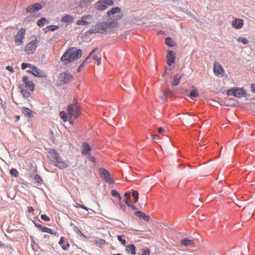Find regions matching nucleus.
I'll return each mask as SVG.
<instances>
[{"instance_id":"1","label":"nucleus","mask_w":255,"mask_h":255,"mask_svg":"<svg viewBox=\"0 0 255 255\" xmlns=\"http://www.w3.org/2000/svg\"><path fill=\"white\" fill-rule=\"evenodd\" d=\"M47 151V157L49 160L50 164L60 169H64L68 167V163L62 159L60 154L56 149L48 148Z\"/></svg>"},{"instance_id":"2","label":"nucleus","mask_w":255,"mask_h":255,"mask_svg":"<svg viewBox=\"0 0 255 255\" xmlns=\"http://www.w3.org/2000/svg\"><path fill=\"white\" fill-rule=\"evenodd\" d=\"M82 50L76 47H71L67 49L64 54L61 57V62L65 65H67L71 62L77 60L81 57Z\"/></svg>"},{"instance_id":"3","label":"nucleus","mask_w":255,"mask_h":255,"mask_svg":"<svg viewBox=\"0 0 255 255\" xmlns=\"http://www.w3.org/2000/svg\"><path fill=\"white\" fill-rule=\"evenodd\" d=\"M117 25L118 22L116 21L103 22L92 27L89 29V32L90 33H100L108 34L114 30Z\"/></svg>"},{"instance_id":"4","label":"nucleus","mask_w":255,"mask_h":255,"mask_svg":"<svg viewBox=\"0 0 255 255\" xmlns=\"http://www.w3.org/2000/svg\"><path fill=\"white\" fill-rule=\"evenodd\" d=\"M34 83L27 76L23 77L21 83L19 84L21 93L25 98H28L30 96L31 93L34 90Z\"/></svg>"},{"instance_id":"5","label":"nucleus","mask_w":255,"mask_h":255,"mask_svg":"<svg viewBox=\"0 0 255 255\" xmlns=\"http://www.w3.org/2000/svg\"><path fill=\"white\" fill-rule=\"evenodd\" d=\"M67 112L71 117H73L76 119L81 114V109L80 106L75 102V103L68 106Z\"/></svg>"},{"instance_id":"6","label":"nucleus","mask_w":255,"mask_h":255,"mask_svg":"<svg viewBox=\"0 0 255 255\" xmlns=\"http://www.w3.org/2000/svg\"><path fill=\"white\" fill-rule=\"evenodd\" d=\"M26 29L24 28H20L17 32L14 37V42L16 46H21L23 44Z\"/></svg>"},{"instance_id":"7","label":"nucleus","mask_w":255,"mask_h":255,"mask_svg":"<svg viewBox=\"0 0 255 255\" xmlns=\"http://www.w3.org/2000/svg\"><path fill=\"white\" fill-rule=\"evenodd\" d=\"M114 1L113 0H99L95 3L94 6L95 9L99 10H104L108 8V6L113 5Z\"/></svg>"},{"instance_id":"8","label":"nucleus","mask_w":255,"mask_h":255,"mask_svg":"<svg viewBox=\"0 0 255 255\" xmlns=\"http://www.w3.org/2000/svg\"><path fill=\"white\" fill-rule=\"evenodd\" d=\"M38 41L35 39V40L29 42L26 44L24 48V50L27 54H33L37 47Z\"/></svg>"},{"instance_id":"9","label":"nucleus","mask_w":255,"mask_h":255,"mask_svg":"<svg viewBox=\"0 0 255 255\" xmlns=\"http://www.w3.org/2000/svg\"><path fill=\"white\" fill-rule=\"evenodd\" d=\"M227 94L228 96H234L237 98L243 97L246 94L244 88L230 89Z\"/></svg>"},{"instance_id":"10","label":"nucleus","mask_w":255,"mask_h":255,"mask_svg":"<svg viewBox=\"0 0 255 255\" xmlns=\"http://www.w3.org/2000/svg\"><path fill=\"white\" fill-rule=\"evenodd\" d=\"M99 172L101 177L104 178L107 182L110 184L114 183V179L107 170L103 168H100L99 169Z\"/></svg>"},{"instance_id":"11","label":"nucleus","mask_w":255,"mask_h":255,"mask_svg":"<svg viewBox=\"0 0 255 255\" xmlns=\"http://www.w3.org/2000/svg\"><path fill=\"white\" fill-rule=\"evenodd\" d=\"M213 71L215 75L219 77H223L225 74V71L221 65L217 61L213 64Z\"/></svg>"},{"instance_id":"12","label":"nucleus","mask_w":255,"mask_h":255,"mask_svg":"<svg viewBox=\"0 0 255 255\" xmlns=\"http://www.w3.org/2000/svg\"><path fill=\"white\" fill-rule=\"evenodd\" d=\"M73 78V75L69 72H63L60 74L59 79L63 84L70 82Z\"/></svg>"},{"instance_id":"13","label":"nucleus","mask_w":255,"mask_h":255,"mask_svg":"<svg viewBox=\"0 0 255 255\" xmlns=\"http://www.w3.org/2000/svg\"><path fill=\"white\" fill-rule=\"evenodd\" d=\"M27 71L37 77H46V75L44 72L36 66L32 67V69L28 70Z\"/></svg>"},{"instance_id":"14","label":"nucleus","mask_w":255,"mask_h":255,"mask_svg":"<svg viewBox=\"0 0 255 255\" xmlns=\"http://www.w3.org/2000/svg\"><path fill=\"white\" fill-rule=\"evenodd\" d=\"M166 62L169 66H171L175 62V54L172 50H168L166 56Z\"/></svg>"},{"instance_id":"15","label":"nucleus","mask_w":255,"mask_h":255,"mask_svg":"<svg viewBox=\"0 0 255 255\" xmlns=\"http://www.w3.org/2000/svg\"><path fill=\"white\" fill-rule=\"evenodd\" d=\"M92 17L93 16L91 14L83 16L82 17L81 20H79L76 21V24L78 25H88L91 23L89 20H91Z\"/></svg>"},{"instance_id":"16","label":"nucleus","mask_w":255,"mask_h":255,"mask_svg":"<svg viewBox=\"0 0 255 255\" xmlns=\"http://www.w3.org/2000/svg\"><path fill=\"white\" fill-rule=\"evenodd\" d=\"M244 25V20L242 19L236 18L232 22V25L236 29H241Z\"/></svg>"},{"instance_id":"17","label":"nucleus","mask_w":255,"mask_h":255,"mask_svg":"<svg viewBox=\"0 0 255 255\" xmlns=\"http://www.w3.org/2000/svg\"><path fill=\"white\" fill-rule=\"evenodd\" d=\"M181 245L185 247H194L195 246L194 240L186 238L180 242Z\"/></svg>"},{"instance_id":"18","label":"nucleus","mask_w":255,"mask_h":255,"mask_svg":"<svg viewBox=\"0 0 255 255\" xmlns=\"http://www.w3.org/2000/svg\"><path fill=\"white\" fill-rule=\"evenodd\" d=\"M41 8V6L40 5V4L35 3L34 4L30 5L28 6L26 8V11L28 12L33 13L36 10L40 9Z\"/></svg>"},{"instance_id":"19","label":"nucleus","mask_w":255,"mask_h":255,"mask_svg":"<svg viewBox=\"0 0 255 255\" xmlns=\"http://www.w3.org/2000/svg\"><path fill=\"white\" fill-rule=\"evenodd\" d=\"M91 148L90 145L87 142H84L82 144V152L85 155H88L89 154H91L90 151Z\"/></svg>"},{"instance_id":"20","label":"nucleus","mask_w":255,"mask_h":255,"mask_svg":"<svg viewBox=\"0 0 255 255\" xmlns=\"http://www.w3.org/2000/svg\"><path fill=\"white\" fill-rule=\"evenodd\" d=\"M135 215L140 219H142L145 221H148L149 220V216L146 215L145 213L141 211L135 212Z\"/></svg>"},{"instance_id":"21","label":"nucleus","mask_w":255,"mask_h":255,"mask_svg":"<svg viewBox=\"0 0 255 255\" xmlns=\"http://www.w3.org/2000/svg\"><path fill=\"white\" fill-rule=\"evenodd\" d=\"M121 11V9L119 7H116L112 8L110 10L107 12V14L109 17H111L112 15L116 13H119Z\"/></svg>"},{"instance_id":"22","label":"nucleus","mask_w":255,"mask_h":255,"mask_svg":"<svg viewBox=\"0 0 255 255\" xmlns=\"http://www.w3.org/2000/svg\"><path fill=\"white\" fill-rule=\"evenodd\" d=\"M61 21L62 22L65 23L73 22L74 21V17L71 15L66 14L61 18Z\"/></svg>"},{"instance_id":"23","label":"nucleus","mask_w":255,"mask_h":255,"mask_svg":"<svg viewBox=\"0 0 255 255\" xmlns=\"http://www.w3.org/2000/svg\"><path fill=\"white\" fill-rule=\"evenodd\" d=\"M126 252L128 254H130L132 255L135 254V247L133 245H129L126 246Z\"/></svg>"},{"instance_id":"24","label":"nucleus","mask_w":255,"mask_h":255,"mask_svg":"<svg viewBox=\"0 0 255 255\" xmlns=\"http://www.w3.org/2000/svg\"><path fill=\"white\" fill-rule=\"evenodd\" d=\"M97 50V48L94 49L90 53V55L87 57V58L85 59V60L81 64V65L79 67L77 72H80L81 70L82 67H84L85 65V64L86 63L87 61L90 58V57L94 53V52Z\"/></svg>"},{"instance_id":"25","label":"nucleus","mask_w":255,"mask_h":255,"mask_svg":"<svg viewBox=\"0 0 255 255\" xmlns=\"http://www.w3.org/2000/svg\"><path fill=\"white\" fill-rule=\"evenodd\" d=\"M182 76L181 75H176L173 78V81H172V84L173 86H177L178 85L179 83L180 79H181Z\"/></svg>"},{"instance_id":"26","label":"nucleus","mask_w":255,"mask_h":255,"mask_svg":"<svg viewBox=\"0 0 255 255\" xmlns=\"http://www.w3.org/2000/svg\"><path fill=\"white\" fill-rule=\"evenodd\" d=\"M22 113L27 118H30L32 116V112L27 108H23L22 111Z\"/></svg>"},{"instance_id":"27","label":"nucleus","mask_w":255,"mask_h":255,"mask_svg":"<svg viewBox=\"0 0 255 255\" xmlns=\"http://www.w3.org/2000/svg\"><path fill=\"white\" fill-rule=\"evenodd\" d=\"M94 0H80L79 6L84 7L89 5Z\"/></svg>"},{"instance_id":"28","label":"nucleus","mask_w":255,"mask_h":255,"mask_svg":"<svg viewBox=\"0 0 255 255\" xmlns=\"http://www.w3.org/2000/svg\"><path fill=\"white\" fill-rule=\"evenodd\" d=\"M48 22V20H47L45 17H42L40 20L38 21L37 25L40 27H42L45 23H47Z\"/></svg>"},{"instance_id":"29","label":"nucleus","mask_w":255,"mask_h":255,"mask_svg":"<svg viewBox=\"0 0 255 255\" xmlns=\"http://www.w3.org/2000/svg\"><path fill=\"white\" fill-rule=\"evenodd\" d=\"M40 230L43 232L48 233L54 235L56 234V232H53L50 228H48L46 227H44L43 226H42Z\"/></svg>"},{"instance_id":"30","label":"nucleus","mask_w":255,"mask_h":255,"mask_svg":"<svg viewBox=\"0 0 255 255\" xmlns=\"http://www.w3.org/2000/svg\"><path fill=\"white\" fill-rule=\"evenodd\" d=\"M165 44L169 47H173L175 45V42L170 37L167 38L165 39Z\"/></svg>"},{"instance_id":"31","label":"nucleus","mask_w":255,"mask_h":255,"mask_svg":"<svg viewBox=\"0 0 255 255\" xmlns=\"http://www.w3.org/2000/svg\"><path fill=\"white\" fill-rule=\"evenodd\" d=\"M58 28V26L50 25H48L46 27V30L47 31H54L55 30L57 29Z\"/></svg>"},{"instance_id":"32","label":"nucleus","mask_w":255,"mask_h":255,"mask_svg":"<svg viewBox=\"0 0 255 255\" xmlns=\"http://www.w3.org/2000/svg\"><path fill=\"white\" fill-rule=\"evenodd\" d=\"M111 194L113 196L118 197L119 200H121L122 197L119 193L116 190H112Z\"/></svg>"},{"instance_id":"33","label":"nucleus","mask_w":255,"mask_h":255,"mask_svg":"<svg viewBox=\"0 0 255 255\" xmlns=\"http://www.w3.org/2000/svg\"><path fill=\"white\" fill-rule=\"evenodd\" d=\"M132 196L133 197L134 202H136L138 199V193L137 191L134 190L132 192Z\"/></svg>"},{"instance_id":"34","label":"nucleus","mask_w":255,"mask_h":255,"mask_svg":"<svg viewBox=\"0 0 255 255\" xmlns=\"http://www.w3.org/2000/svg\"><path fill=\"white\" fill-rule=\"evenodd\" d=\"M198 91L196 88H194L190 94V97H197L198 96Z\"/></svg>"},{"instance_id":"35","label":"nucleus","mask_w":255,"mask_h":255,"mask_svg":"<svg viewBox=\"0 0 255 255\" xmlns=\"http://www.w3.org/2000/svg\"><path fill=\"white\" fill-rule=\"evenodd\" d=\"M34 66L31 65L30 63H23L21 64V68L23 70L25 69L27 67H29L31 68V69H32V67H34Z\"/></svg>"},{"instance_id":"36","label":"nucleus","mask_w":255,"mask_h":255,"mask_svg":"<svg viewBox=\"0 0 255 255\" xmlns=\"http://www.w3.org/2000/svg\"><path fill=\"white\" fill-rule=\"evenodd\" d=\"M10 173L12 176L15 177H17L19 175L18 171L15 168H12L10 171Z\"/></svg>"},{"instance_id":"37","label":"nucleus","mask_w":255,"mask_h":255,"mask_svg":"<svg viewBox=\"0 0 255 255\" xmlns=\"http://www.w3.org/2000/svg\"><path fill=\"white\" fill-rule=\"evenodd\" d=\"M238 41L242 42L245 45L248 44L249 43V41L246 37H239L238 39Z\"/></svg>"},{"instance_id":"38","label":"nucleus","mask_w":255,"mask_h":255,"mask_svg":"<svg viewBox=\"0 0 255 255\" xmlns=\"http://www.w3.org/2000/svg\"><path fill=\"white\" fill-rule=\"evenodd\" d=\"M93 57V58L94 60H96L97 61V64L98 65L101 64V58L100 57H99V56H98L97 55H94V54L90 57V58L91 57Z\"/></svg>"},{"instance_id":"39","label":"nucleus","mask_w":255,"mask_h":255,"mask_svg":"<svg viewBox=\"0 0 255 255\" xmlns=\"http://www.w3.org/2000/svg\"><path fill=\"white\" fill-rule=\"evenodd\" d=\"M141 255H149L150 251L148 249H143L141 250Z\"/></svg>"},{"instance_id":"40","label":"nucleus","mask_w":255,"mask_h":255,"mask_svg":"<svg viewBox=\"0 0 255 255\" xmlns=\"http://www.w3.org/2000/svg\"><path fill=\"white\" fill-rule=\"evenodd\" d=\"M60 117L62 119H63V120L65 122L66 121V119H67V116H66V114L65 112L64 111H61L60 113Z\"/></svg>"},{"instance_id":"41","label":"nucleus","mask_w":255,"mask_h":255,"mask_svg":"<svg viewBox=\"0 0 255 255\" xmlns=\"http://www.w3.org/2000/svg\"><path fill=\"white\" fill-rule=\"evenodd\" d=\"M122 237L123 236L122 235H119V236H118L117 238H118V240L120 242H121L123 245L125 246V245L126 244V241L125 240L123 239Z\"/></svg>"},{"instance_id":"42","label":"nucleus","mask_w":255,"mask_h":255,"mask_svg":"<svg viewBox=\"0 0 255 255\" xmlns=\"http://www.w3.org/2000/svg\"><path fill=\"white\" fill-rule=\"evenodd\" d=\"M76 207H79V208H82L83 209H84L86 211H88L89 209L85 206L83 205H82V204H80L79 203H77L76 204V205L75 206Z\"/></svg>"},{"instance_id":"43","label":"nucleus","mask_w":255,"mask_h":255,"mask_svg":"<svg viewBox=\"0 0 255 255\" xmlns=\"http://www.w3.org/2000/svg\"><path fill=\"white\" fill-rule=\"evenodd\" d=\"M41 219L45 221H50V218L45 214L41 215Z\"/></svg>"},{"instance_id":"44","label":"nucleus","mask_w":255,"mask_h":255,"mask_svg":"<svg viewBox=\"0 0 255 255\" xmlns=\"http://www.w3.org/2000/svg\"><path fill=\"white\" fill-rule=\"evenodd\" d=\"M87 157L93 162H96V160L95 158L92 156L91 154H89L88 155H87Z\"/></svg>"},{"instance_id":"45","label":"nucleus","mask_w":255,"mask_h":255,"mask_svg":"<svg viewBox=\"0 0 255 255\" xmlns=\"http://www.w3.org/2000/svg\"><path fill=\"white\" fill-rule=\"evenodd\" d=\"M165 92L167 96H171L172 95V91L169 89H167Z\"/></svg>"},{"instance_id":"46","label":"nucleus","mask_w":255,"mask_h":255,"mask_svg":"<svg viewBox=\"0 0 255 255\" xmlns=\"http://www.w3.org/2000/svg\"><path fill=\"white\" fill-rule=\"evenodd\" d=\"M70 247V245L69 244H67V245H63L62 246V248L63 249V250H65V251H66Z\"/></svg>"},{"instance_id":"47","label":"nucleus","mask_w":255,"mask_h":255,"mask_svg":"<svg viewBox=\"0 0 255 255\" xmlns=\"http://www.w3.org/2000/svg\"><path fill=\"white\" fill-rule=\"evenodd\" d=\"M6 70H7L12 73L14 72L13 68L12 66H7L6 67Z\"/></svg>"},{"instance_id":"48","label":"nucleus","mask_w":255,"mask_h":255,"mask_svg":"<svg viewBox=\"0 0 255 255\" xmlns=\"http://www.w3.org/2000/svg\"><path fill=\"white\" fill-rule=\"evenodd\" d=\"M120 205V208L122 210H123V211H125L126 209V207L125 205H124L123 204H122L121 202H120L119 203Z\"/></svg>"},{"instance_id":"49","label":"nucleus","mask_w":255,"mask_h":255,"mask_svg":"<svg viewBox=\"0 0 255 255\" xmlns=\"http://www.w3.org/2000/svg\"><path fill=\"white\" fill-rule=\"evenodd\" d=\"M65 241L64 237H61L60 240L59 242V244L60 245H62Z\"/></svg>"},{"instance_id":"50","label":"nucleus","mask_w":255,"mask_h":255,"mask_svg":"<svg viewBox=\"0 0 255 255\" xmlns=\"http://www.w3.org/2000/svg\"><path fill=\"white\" fill-rule=\"evenodd\" d=\"M125 195V197L127 198V199H129L130 197V193L129 192H126L124 194Z\"/></svg>"},{"instance_id":"51","label":"nucleus","mask_w":255,"mask_h":255,"mask_svg":"<svg viewBox=\"0 0 255 255\" xmlns=\"http://www.w3.org/2000/svg\"><path fill=\"white\" fill-rule=\"evenodd\" d=\"M251 88H252V92L255 93V84L252 83L251 84Z\"/></svg>"},{"instance_id":"52","label":"nucleus","mask_w":255,"mask_h":255,"mask_svg":"<svg viewBox=\"0 0 255 255\" xmlns=\"http://www.w3.org/2000/svg\"><path fill=\"white\" fill-rule=\"evenodd\" d=\"M28 211L29 213L33 212L34 211V209L31 206H29L28 207Z\"/></svg>"},{"instance_id":"53","label":"nucleus","mask_w":255,"mask_h":255,"mask_svg":"<svg viewBox=\"0 0 255 255\" xmlns=\"http://www.w3.org/2000/svg\"><path fill=\"white\" fill-rule=\"evenodd\" d=\"M157 130L159 133H162L164 131V129L163 128H159Z\"/></svg>"},{"instance_id":"54","label":"nucleus","mask_w":255,"mask_h":255,"mask_svg":"<svg viewBox=\"0 0 255 255\" xmlns=\"http://www.w3.org/2000/svg\"><path fill=\"white\" fill-rule=\"evenodd\" d=\"M34 224H35V226L37 228H38L39 230H40L41 228V227H42V225H40V224H38V223H34Z\"/></svg>"},{"instance_id":"55","label":"nucleus","mask_w":255,"mask_h":255,"mask_svg":"<svg viewBox=\"0 0 255 255\" xmlns=\"http://www.w3.org/2000/svg\"><path fill=\"white\" fill-rule=\"evenodd\" d=\"M35 179L37 180L38 182H40V181H38V179H40V181L42 180V179L40 178V176H38V175H36V176H35Z\"/></svg>"},{"instance_id":"56","label":"nucleus","mask_w":255,"mask_h":255,"mask_svg":"<svg viewBox=\"0 0 255 255\" xmlns=\"http://www.w3.org/2000/svg\"><path fill=\"white\" fill-rule=\"evenodd\" d=\"M247 211V209L246 207H245L242 212V215L245 214L246 213Z\"/></svg>"},{"instance_id":"57","label":"nucleus","mask_w":255,"mask_h":255,"mask_svg":"<svg viewBox=\"0 0 255 255\" xmlns=\"http://www.w3.org/2000/svg\"><path fill=\"white\" fill-rule=\"evenodd\" d=\"M130 207L134 210H136L137 208L135 205H131Z\"/></svg>"},{"instance_id":"58","label":"nucleus","mask_w":255,"mask_h":255,"mask_svg":"<svg viewBox=\"0 0 255 255\" xmlns=\"http://www.w3.org/2000/svg\"><path fill=\"white\" fill-rule=\"evenodd\" d=\"M152 138H153V139H157V138H158V135H157V134H153V135H152Z\"/></svg>"},{"instance_id":"59","label":"nucleus","mask_w":255,"mask_h":255,"mask_svg":"<svg viewBox=\"0 0 255 255\" xmlns=\"http://www.w3.org/2000/svg\"><path fill=\"white\" fill-rule=\"evenodd\" d=\"M125 203L129 207H130L131 205V204H129V202L127 200L125 201Z\"/></svg>"},{"instance_id":"60","label":"nucleus","mask_w":255,"mask_h":255,"mask_svg":"<svg viewBox=\"0 0 255 255\" xmlns=\"http://www.w3.org/2000/svg\"><path fill=\"white\" fill-rule=\"evenodd\" d=\"M19 119H20V116H19L18 115V116H16L15 117V121L16 122L18 121L19 120Z\"/></svg>"},{"instance_id":"61","label":"nucleus","mask_w":255,"mask_h":255,"mask_svg":"<svg viewBox=\"0 0 255 255\" xmlns=\"http://www.w3.org/2000/svg\"><path fill=\"white\" fill-rule=\"evenodd\" d=\"M160 98L162 100V101L164 102V98L162 97V96H161L160 97Z\"/></svg>"},{"instance_id":"62","label":"nucleus","mask_w":255,"mask_h":255,"mask_svg":"<svg viewBox=\"0 0 255 255\" xmlns=\"http://www.w3.org/2000/svg\"><path fill=\"white\" fill-rule=\"evenodd\" d=\"M113 255H122L120 254H114Z\"/></svg>"},{"instance_id":"63","label":"nucleus","mask_w":255,"mask_h":255,"mask_svg":"<svg viewBox=\"0 0 255 255\" xmlns=\"http://www.w3.org/2000/svg\"><path fill=\"white\" fill-rule=\"evenodd\" d=\"M122 16H119V18H118V19H120V18L122 17ZM116 19H118V18H116Z\"/></svg>"},{"instance_id":"64","label":"nucleus","mask_w":255,"mask_h":255,"mask_svg":"<svg viewBox=\"0 0 255 255\" xmlns=\"http://www.w3.org/2000/svg\"><path fill=\"white\" fill-rule=\"evenodd\" d=\"M70 123L71 124H73V123H72V122L71 121H70Z\"/></svg>"}]
</instances>
